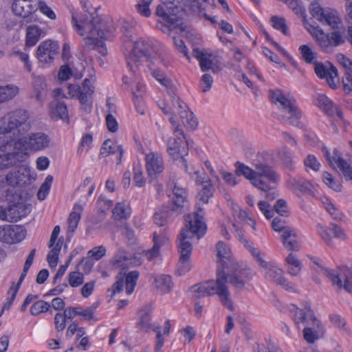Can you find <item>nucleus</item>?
<instances>
[{
  "mask_svg": "<svg viewBox=\"0 0 352 352\" xmlns=\"http://www.w3.org/2000/svg\"><path fill=\"white\" fill-rule=\"evenodd\" d=\"M285 261L287 265V272L292 276H297L302 268V264L299 259L294 254L290 253Z\"/></svg>",
  "mask_w": 352,
  "mask_h": 352,
  "instance_id": "obj_39",
  "label": "nucleus"
},
{
  "mask_svg": "<svg viewBox=\"0 0 352 352\" xmlns=\"http://www.w3.org/2000/svg\"><path fill=\"white\" fill-rule=\"evenodd\" d=\"M344 89L346 91L352 90V63L344 69V76L342 78Z\"/></svg>",
  "mask_w": 352,
  "mask_h": 352,
  "instance_id": "obj_57",
  "label": "nucleus"
},
{
  "mask_svg": "<svg viewBox=\"0 0 352 352\" xmlns=\"http://www.w3.org/2000/svg\"><path fill=\"white\" fill-rule=\"evenodd\" d=\"M52 182L53 177L52 175H47L45 177L44 182L41 184L37 192L38 199L43 201L47 197L52 186Z\"/></svg>",
  "mask_w": 352,
  "mask_h": 352,
  "instance_id": "obj_48",
  "label": "nucleus"
},
{
  "mask_svg": "<svg viewBox=\"0 0 352 352\" xmlns=\"http://www.w3.org/2000/svg\"><path fill=\"white\" fill-rule=\"evenodd\" d=\"M289 184L296 190L307 193L310 195H314L315 188L309 181L305 180L302 177H291L289 179Z\"/></svg>",
  "mask_w": 352,
  "mask_h": 352,
  "instance_id": "obj_32",
  "label": "nucleus"
},
{
  "mask_svg": "<svg viewBox=\"0 0 352 352\" xmlns=\"http://www.w3.org/2000/svg\"><path fill=\"white\" fill-rule=\"evenodd\" d=\"M174 215L177 216L175 212H172V206L170 208L166 206L154 214L153 219L157 225L163 226L166 225Z\"/></svg>",
  "mask_w": 352,
  "mask_h": 352,
  "instance_id": "obj_35",
  "label": "nucleus"
},
{
  "mask_svg": "<svg viewBox=\"0 0 352 352\" xmlns=\"http://www.w3.org/2000/svg\"><path fill=\"white\" fill-rule=\"evenodd\" d=\"M173 126V137L167 141V152L175 160H178L181 168L188 171V165L184 156L188 153L190 142L186 139L182 126L177 122L174 117L169 118Z\"/></svg>",
  "mask_w": 352,
  "mask_h": 352,
  "instance_id": "obj_9",
  "label": "nucleus"
},
{
  "mask_svg": "<svg viewBox=\"0 0 352 352\" xmlns=\"http://www.w3.org/2000/svg\"><path fill=\"white\" fill-rule=\"evenodd\" d=\"M161 45L151 38H142L135 42L133 49L126 57L129 69L133 73L137 72L138 67L144 61L155 60L162 63L164 59L160 52Z\"/></svg>",
  "mask_w": 352,
  "mask_h": 352,
  "instance_id": "obj_5",
  "label": "nucleus"
},
{
  "mask_svg": "<svg viewBox=\"0 0 352 352\" xmlns=\"http://www.w3.org/2000/svg\"><path fill=\"white\" fill-rule=\"evenodd\" d=\"M153 247L150 250H144L143 252V254L148 261H152L155 258L157 257L159 255L160 245L158 244V242L157 241L156 232L153 233Z\"/></svg>",
  "mask_w": 352,
  "mask_h": 352,
  "instance_id": "obj_55",
  "label": "nucleus"
},
{
  "mask_svg": "<svg viewBox=\"0 0 352 352\" xmlns=\"http://www.w3.org/2000/svg\"><path fill=\"white\" fill-rule=\"evenodd\" d=\"M255 166V179L253 182V186L261 191H266L270 189V185L276 184L280 176L274 170V168L263 162H256Z\"/></svg>",
  "mask_w": 352,
  "mask_h": 352,
  "instance_id": "obj_10",
  "label": "nucleus"
},
{
  "mask_svg": "<svg viewBox=\"0 0 352 352\" xmlns=\"http://www.w3.org/2000/svg\"><path fill=\"white\" fill-rule=\"evenodd\" d=\"M93 142V137L91 134L84 135L80 140V144L78 149V153H82L85 148L86 151L89 150Z\"/></svg>",
  "mask_w": 352,
  "mask_h": 352,
  "instance_id": "obj_64",
  "label": "nucleus"
},
{
  "mask_svg": "<svg viewBox=\"0 0 352 352\" xmlns=\"http://www.w3.org/2000/svg\"><path fill=\"white\" fill-rule=\"evenodd\" d=\"M73 21L77 33L85 36L82 44L84 50H98L101 55H107V50L104 45V41L113 37L115 28L112 21H101L91 16L89 18L78 19L76 15L73 16Z\"/></svg>",
  "mask_w": 352,
  "mask_h": 352,
  "instance_id": "obj_3",
  "label": "nucleus"
},
{
  "mask_svg": "<svg viewBox=\"0 0 352 352\" xmlns=\"http://www.w3.org/2000/svg\"><path fill=\"white\" fill-rule=\"evenodd\" d=\"M207 226L201 223L196 217H186V225L182 230L179 236V251L180 257L177 265V273L183 275L190 271L191 265L190 256L192 250L191 243L188 239L196 236L201 239L206 234Z\"/></svg>",
  "mask_w": 352,
  "mask_h": 352,
  "instance_id": "obj_4",
  "label": "nucleus"
},
{
  "mask_svg": "<svg viewBox=\"0 0 352 352\" xmlns=\"http://www.w3.org/2000/svg\"><path fill=\"white\" fill-rule=\"evenodd\" d=\"M37 9H38L42 14L52 20H54L56 17L54 12L43 1H38L36 10Z\"/></svg>",
  "mask_w": 352,
  "mask_h": 352,
  "instance_id": "obj_59",
  "label": "nucleus"
},
{
  "mask_svg": "<svg viewBox=\"0 0 352 352\" xmlns=\"http://www.w3.org/2000/svg\"><path fill=\"white\" fill-rule=\"evenodd\" d=\"M197 174V172L195 171L194 175L195 176L196 183L197 184H201L202 188L200 190L197 196V210L184 217L185 226L186 225V217L188 216L196 217V219H197L199 221L206 226L204 219V212L202 206L204 204H206L208 202L209 199L212 197L214 192V188L210 182L209 180L205 182L201 181Z\"/></svg>",
  "mask_w": 352,
  "mask_h": 352,
  "instance_id": "obj_12",
  "label": "nucleus"
},
{
  "mask_svg": "<svg viewBox=\"0 0 352 352\" xmlns=\"http://www.w3.org/2000/svg\"><path fill=\"white\" fill-rule=\"evenodd\" d=\"M292 320L298 329H300V324L310 326L315 320H318L315 316L314 311L311 309V306L306 302L302 309H300L292 305L290 309Z\"/></svg>",
  "mask_w": 352,
  "mask_h": 352,
  "instance_id": "obj_18",
  "label": "nucleus"
},
{
  "mask_svg": "<svg viewBox=\"0 0 352 352\" xmlns=\"http://www.w3.org/2000/svg\"><path fill=\"white\" fill-rule=\"evenodd\" d=\"M324 183L330 188L339 192L342 189V185L339 182L335 181L332 175L328 172H324L322 175Z\"/></svg>",
  "mask_w": 352,
  "mask_h": 352,
  "instance_id": "obj_54",
  "label": "nucleus"
},
{
  "mask_svg": "<svg viewBox=\"0 0 352 352\" xmlns=\"http://www.w3.org/2000/svg\"><path fill=\"white\" fill-rule=\"evenodd\" d=\"M43 34V30L38 26L35 25H29L26 29V45L28 47L34 46Z\"/></svg>",
  "mask_w": 352,
  "mask_h": 352,
  "instance_id": "obj_33",
  "label": "nucleus"
},
{
  "mask_svg": "<svg viewBox=\"0 0 352 352\" xmlns=\"http://www.w3.org/2000/svg\"><path fill=\"white\" fill-rule=\"evenodd\" d=\"M34 3V0H14L12 9L16 15L26 18L36 10Z\"/></svg>",
  "mask_w": 352,
  "mask_h": 352,
  "instance_id": "obj_25",
  "label": "nucleus"
},
{
  "mask_svg": "<svg viewBox=\"0 0 352 352\" xmlns=\"http://www.w3.org/2000/svg\"><path fill=\"white\" fill-rule=\"evenodd\" d=\"M323 205L326 209V210L329 212V214L332 217V218L335 220H342L344 215L342 212L337 208L334 204L331 203L328 199H326L325 201H323Z\"/></svg>",
  "mask_w": 352,
  "mask_h": 352,
  "instance_id": "obj_52",
  "label": "nucleus"
},
{
  "mask_svg": "<svg viewBox=\"0 0 352 352\" xmlns=\"http://www.w3.org/2000/svg\"><path fill=\"white\" fill-rule=\"evenodd\" d=\"M235 168V174L237 176L243 175L246 179H249L253 185V182H254L255 179V170L239 162H236Z\"/></svg>",
  "mask_w": 352,
  "mask_h": 352,
  "instance_id": "obj_40",
  "label": "nucleus"
},
{
  "mask_svg": "<svg viewBox=\"0 0 352 352\" xmlns=\"http://www.w3.org/2000/svg\"><path fill=\"white\" fill-rule=\"evenodd\" d=\"M234 223H233V226L235 228V230H238L239 232H241L239 228V224L245 225L249 223V220L251 219V217L249 216L248 212L246 210H243L241 209L234 210Z\"/></svg>",
  "mask_w": 352,
  "mask_h": 352,
  "instance_id": "obj_42",
  "label": "nucleus"
},
{
  "mask_svg": "<svg viewBox=\"0 0 352 352\" xmlns=\"http://www.w3.org/2000/svg\"><path fill=\"white\" fill-rule=\"evenodd\" d=\"M82 211V206L76 204L74 206L72 212L69 214L67 219L68 232L74 233L80 219V213Z\"/></svg>",
  "mask_w": 352,
  "mask_h": 352,
  "instance_id": "obj_36",
  "label": "nucleus"
},
{
  "mask_svg": "<svg viewBox=\"0 0 352 352\" xmlns=\"http://www.w3.org/2000/svg\"><path fill=\"white\" fill-rule=\"evenodd\" d=\"M62 246V242L59 240L56 245L52 247L51 250L47 255V260L49 265L52 267H56L58 264V254Z\"/></svg>",
  "mask_w": 352,
  "mask_h": 352,
  "instance_id": "obj_44",
  "label": "nucleus"
},
{
  "mask_svg": "<svg viewBox=\"0 0 352 352\" xmlns=\"http://www.w3.org/2000/svg\"><path fill=\"white\" fill-rule=\"evenodd\" d=\"M139 277V273L137 271L130 272L125 277L124 283L126 285V293L131 295L134 291L136 282Z\"/></svg>",
  "mask_w": 352,
  "mask_h": 352,
  "instance_id": "obj_47",
  "label": "nucleus"
},
{
  "mask_svg": "<svg viewBox=\"0 0 352 352\" xmlns=\"http://www.w3.org/2000/svg\"><path fill=\"white\" fill-rule=\"evenodd\" d=\"M173 191L174 198L173 200L172 212L179 215L183 213L185 209L188 208V193L186 188L179 186L177 184H174Z\"/></svg>",
  "mask_w": 352,
  "mask_h": 352,
  "instance_id": "obj_23",
  "label": "nucleus"
},
{
  "mask_svg": "<svg viewBox=\"0 0 352 352\" xmlns=\"http://www.w3.org/2000/svg\"><path fill=\"white\" fill-rule=\"evenodd\" d=\"M304 165L306 168L311 169L314 171H318L320 168V163L314 155H308L304 160Z\"/></svg>",
  "mask_w": 352,
  "mask_h": 352,
  "instance_id": "obj_56",
  "label": "nucleus"
},
{
  "mask_svg": "<svg viewBox=\"0 0 352 352\" xmlns=\"http://www.w3.org/2000/svg\"><path fill=\"white\" fill-rule=\"evenodd\" d=\"M193 56L199 61L201 72H206L211 70L214 74H216L222 70L221 62L215 60L211 54L195 48L193 50Z\"/></svg>",
  "mask_w": 352,
  "mask_h": 352,
  "instance_id": "obj_19",
  "label": "nucleus"
},
{
  "mask_svg": "<svg viewBox=\"0 0 352 352\" xmlns=\"http://www.w3.org/2000/svg\"><path fill=\"white\" fill-rule=\"evenodd\" d=\"M26 231L21 226L6 225L0 226V241L8 244L16 243L25 238Z\"/></svg>",
  "mask_w": 352,
  "mask_h": 352,
  "instance_id": "obj_20",
  "label": "nucleus"
},
{
  "mask_svg": "<svg viewBox=\"0 0 352 352\" xmlns=\"http://www.w3.org/2000/svg\"><path fill=\"white\" fill-rule=\"evenodd\" d=\"M261 269L267 280L281 285L289 292H296L294 285L286 279L284 276L283 271L274 263L261 261Z\"/></svg>",
  "mask_w": 352,
  "mask_h": 352,
  "instance_id": "obj_15",
  "label": "nucleus"
},
{
  "mask_svg": "<svg viewBox=\"0 0 352 352\" xmlns=\"http://www.w3.org/2000/svg\"><path fill=\"white\" fill-rule=\"evenodd\" d=\"M272 100L275 103H279L278 108L289 114L288 116H283L280 121L284 124H288L298 128H302L304 124L300 120L303 118V113L297 104L296 100L292 95H285L279 90L271 91Z\"/></svg>",
  "mask_w": 352,
  "mask_h": 352,
  "instance_id": "obj_8",
  "label": "nucleus"
},
{
  "mask_svg": "<svg viewBox=\"0 0 352 352\" xmlns=\"http://www.w3.org/2000/svg\"><path fill=\"white\" fill-rule=\"evenodd\" d=\"M278 157L287 168L292 170L294 168L293 155L286 148H282L278 152Z\"/></svg>",
  "mask_w": 352,
  "mask_h": 352,
  "instance_id": "obj_46",
  "label": "nucleus"
},
{
  "mask_svg": "<svg viewBox=\"0 0 352 352\" xmlns=\"http://www.w3.org/2000/svg\"><path fill=\"white\" fill-rule=\"evenodd\" d=\"M69 94L72 97H76L82 109L87 113H90L92 109V95L94 93V87L91 81L85 78L82 85H69L67 87Z\"/></svg>",
  "mask_w": 352,
  "mask_h": 352,
  "instance_id": "obj_11",
  "label": "nucleus"
},
{
  "mask_svg": "<svg viewBox=\"0 0 352 352\" xmlns=\"http://www.w3.org/2000/svg\"><path fill=\"white\" fill-rule=\"evenodd\" d=\"M270 22L274 28L280 30L285 35L288 34L287 26L284 18L274 16L271 18Z\"/></svg>",
  "mask_w": 352,
  "mask_h": 352,
  "instance_id": "obj_53",
  "label": "nucleus"
},
{
  "mask_svg": "<svg viewBox=\"0 0 352 352\" xmlns=\"http://www.w3.org/2000/svg\"><path fill=\"white\" fill-rule=\"evenodd\" d=\"M285 248L289 250L298 251L300 250L299 239L296 232L292 228L284 230L281 235Z\"/></svg>",
  "mask_w": 352,
  "mask_h": 352,
  "instance_id": "obj_29",
  "label": "nucleus"
},
{
  "mask_svg": "<svg viewBox=\"0 0 352 352\" xmlns=\"http://www.w3.org/2000/svg\"><path fill=\"white\" fill-rule=\"evenodd\" d=\"M152 0H141L136 6L138 12L142 16L148 17L151 15L149 6Z\"/></svg>",
  "mask_w": 352,
  "mask_h": 352,
  "instance_id": "obj_60",
  "label": "nucleus"
},
{
  "mask_svg": "<svg viewBox=\"0 0 352 352\" xmlns=\"http://www.w3.org/2000/svg\"><path fill=\"white\" fill-rule=\"evenodd\" d=\"M218 266L216 279L210 280L192 287L193 292L197 293L196 298L205 296L217 295L223 306L230 311L234 310L233 301L228 289V283L237 289H242L245 284L250 280L254 274L248 268L233 267L232 271H225Z\"/></svg>",
  "mask_w": 352,
  "mask_h": 352,
  "instance_id": "obj_1",
  "label": "nucleus"
},
{
  "mask_svg": "<svg viewBox=\"0 0 352 352\" xmlns=\"http://www.w3.org/2000/svg\"><path fill=\"white\" fill-rule=\"evenodd\" d=\"M140 321L138 323V328L142 331H148L152 329L151 324V309L146 307L139 312Z\"/></svg>",
  "mask_w": 352,
  "mask_h": 352,
  "instance_id": "obj_38",
  "label": "nucleus"
},
{
  "mask_svg": "<svg viewBox=\"0 0 352 352\" xmlns=\"http://www.w3.org/2000/svg\"><path fill=\"white\" fill-rule=\"evenodd\" d=\"M131 258V255L126 253L124 250H120L115 256L112 263L114 267L124 268L129 263H132Z\"/></svg>",
  "mask_w": 352,
  "mask_h": 352,
  "instance_id": "obj_43",
  "label": "nucleus"
},
{
  "mask_svg": "<svg viewBox=\"0 0 352 352\" xmlns=\"http://www.w3.org/2000/svg\"><path fill=\"white\" fill-rule=\"evenodd\" d=\"M314 263L321 269V271L333 285H336L339 289L343 287L347 292L352 293V267H341L339 268L338 272L324 267L317 261H314Z\"/></svg>",
  "mask_w": 352,
  "mask_h": 352,
  "instance_id": "obj_13",
  "label": "nucleus"
},
{
  "mask_svg": "<svg viewBox=\"0 0 352 352\" xmlns=\"http://www.w3.org/2000/svg\"><path fill=\"white\" fill-rule=\"evenodd\" d=\"M324 333V328L321 322L315 320L310 326L304 327L303 338L309 344H313L316 340L322 337Z\"/></svg>",
  "mask_w": 352,
  "mask_h": 352,
  "instance_id": "obj_26",
  "label": "nucleus"
},
{
  "mask_svg": "<svg viewBox=\"0 0 352 352\" xmlns=\"http://www.w3.org/2000/svg\"><path fill=\"white\" fill-rule=\"evenodd\" d=\"M160 18L157 28L164 32L179 30L181 32L186 30V25L182 16L183 11L174 3H162L158 5L155 11Z\"/></svg>",
  "mask_w": 352,
  "mask_h": 352,
  "instance_id": "obj_7",
  "label": "nucleus"
},
{
  "mask_svg": "<svg viewBox=\"0 0 352 352\" xmlns=\"http://www.w3.org/2000/svg\"><path fill=\"white\" fill-rule=\"evenodd\" d=\"M314 72L318 78H326L331 89H337L339 84L338 69L330 62H326L325 64L321 62H315Z\"/></svg>",
  "mask_w": 352,
  "mask_h": 352,
  "instance_id": "obj_17",
  "label": "nucleus"
},
{
  "mask_svg": "<svg viewBox=\"0 0 352 352\" xmlns=\"http://www.w3.org/2000/svg\"><path fill=\"white\" fill-rule=\"evenodd\" d=\"M116 153H118V155L117 156V163L119 164L121 163L124 149L122 145L117 144L111 140H107L102 144L100 151V155L102 157H105Z\"/></svg>",
  "mask_w": 352,
  "mask_h": 352,
  "instance_id": "obj_28",
  "label": "nucleus"
},
{
  "mask_svg": "<svg viewBox=\"0 0 352 352\" xmlns=\"http://www.w3.org/2000/svg\"><path fill=\"white\" fill-rule=\"evenodd\" d=\"M133 172H134V181L136 184V186L139 187H142L144 184V179L142 176V166L140 164H135L133 166Z\"/></svg>",
  "mask_w": 352,
  "mask_h": 352,
  "instance_id": "obj_63",
  "label": "nucleus"
},
{
  "mask_svg": "<svg viewBox=\"0 0 352 352\" xmlns=\"http://www.w3.org/2000/svg\"><path fill=\"white\" fill-rule=\"evenodd\" d=\"M19 93L18 87L13 85L0 87V103L12 99Z\"/></svg>",
  "mask_w": 352,
  "mask_h": 352,
  "instance_id": "obj_41",
  "label": "nucleus"
},
{
  "mask_svg": "<svg viewBox=\"0 0 352 352\" xmlns=\"http://www.w3.org/2000/svg\"><path fill=\"white\" fill-rule=\"evenodd\" d=\"M113 201L107 199L103 195H100L96 202L97 208L102 213L106 212L111 207Z\"/></svg>",
  "mask_w": 352,
  "mask_h": 352,
  "instance_id": "obj_61",
  "label": "nucleus"
},
{
  "mask_svg": "<svg viewBox=\"0 0 352 352\" xmlns=\"http://www.w3.org/2000/svg\"><path fill=\"white\" fill-rule=\"evenodd\" d=\"M25 153L19 151L0 154V169L16 166L25 160Z\"/></svg>",
  "mask_w": 352,
  "mask_h": 352,
  "instance_id": "obj_27",
  "label": "nucleus"
},
{
  "mask_svg": "<svg viewBox=\"0 0 352 352\" xmlns=\"http://www.w3.org/2000/svg\"><path fill=\"white\" fill-rule=\"evenodd\" d=\"M145 160L146 170L149 175H155L164 170V160L160 153L151 152L146 155Z\"/></svg>",
  "mask_w": 352,
  "mask_h": 352,
  "instance_id": "obj_24",
  "label": "nucleus"
},
{
  "mask_svg": "<svg viewBox=\"0 0 352 352\" xmlns=\"http://www.w3.org/2000/svg\"><path fill=\"white\" fill-rule=\"evenodd\" d=\"M309 10L314 19L322 25H329L334 29L330 33L324 32L319 26L310 25L308 29L323 51L329 52L333 47L344 43V30L338 29V25L341 23V19L336 10L330 8H323L318 2H312Z\"/></svg>",
  "mask_w": 352,
  "mask_h": 352,
  "instance_id": "obj_2",
  "label": "nucleus"
},
{
  "mask_svg": "<svg viewBox=\"0 0 352 352\" xmlns=\"http://www.w3.org/2000/svg\"><path fill=\"white\" fill-rule=\"evenodd\" d=\"M49 137L41 132L31 133L28 137L19 138L14 143L15 149L23 151L30 149L32 151H40L47 148L50 144Z\"/></svg>",
  "mask_w": 352,
  "mask_h": 352,
  "instance_id": "obj_14",
  "label": "nucleus"
},
{
  "mask_svg": "<svg viewBox=\"0 0 352 352\" xmlns=\"http://www.w3.org/2000/svg\"><path fill=\"white\" fill-rule=\"evenodd\" d=\"M58 52L59 45L56 41L45 40L38 45L36 57L40 62L49 63L58 54Z\"/></svg>",
  "mask_w": 352,
  "mask_h": 352,
  "instance_id": "obj_21",
  "label": "nucleus"
},
{
  "mask_svg": "<svg viewBox=\"0 0 352 352\" xmlns=\"http://www.w3.org/2000/svg\"><path fill=\"white\" fill-rule=\"evenodd\" d=\"M236 236L253 257L255 258L260 267H261V261H265L262 257L263 254L261 252L258 248H254L253 243L245 239L243 233L239 232L238 230H236Z\"/></svg>",
  "mask_w": 352,
  "mask_h": 352,
  "instance_id": "obj_37",
  "label": "nucleus"
},
{
  "mask_svg": "<svg viewBox=\"0 0 352 352\" xmlns=\"http://www.w3.org/2000/svg\"><path fill=\"white\" fill-rule=\"evenodd\" d=\"M153 285L161 293H168L171 290L173 287L171 276L164 274L156 276Z\"/></svg>",
  "mask_w": 352,
  "mask_h": 352,
  "instance_id": "obj_34",
  "label": "nucleus"
},
{
  "mask_svg": "<svg viewBox=\"0 0 352 352\" xmlns=\"http://www.w3.org/2000/svg\"><path fill=\"white\" fill-rule=\"evenodd\" d=\"M113 214L116 219H127L130 215V211L126 204L118 203L113 210Z\"/></svg>",
  "mask_w": 352,
  "mask_h": 352,
  "instance_id": "obj_50",
  "label": "nucleus"
},
{
  "mask_svg": "<svg viewBox=\"0 0 352 352\" xmlns=\"http://www.w3.org/2000/svg\"><path fill=\"white\" fill-rule=\"evenodd\" d=\"M30 168L25 165H20L8 173L5 180L8 186H19L26 184L30 180Z\"/></svg>",
  "mask_w": 352,
  "mask_h": 352,
  "instance_id": "obj_22",
  "label": "nucleus"
},
{
  "mask_svg": "<svg viewBox=\"0 0 352 352\" xmlns=\"http://www.w3.org/2000/svg\"><path fill=\"white\" fill-rule=\"evenodd\" d=\"M216 248L217 251V256L219 258V266H220L221 269L223 268L228 270L230 263H232L230 260L231 254L230 249L222 241H219L217 243Z\"/></svg>",
  "mask_w": 352,
  "mask_h": 352,
  "instance_id": "obj_31",
  "label": "nucleus"
},
{
  "mask_svg": "<svg viewBox=\"0 0 352 352\" xmlns=\"http://www.w3.org/2000/svg\"><path fill=\"white\" fill-rule=\"evenodd\" d=\"M52 107H54L52 112L53 117L62 120L68 119V111L67 106L64 102H54V103L52 104Z\"/></svg>",
  "mask_w": 352,
  "mask_h": 352,
  "instance_id": "obj_45",
  "label": "nucleus"
},
{
  "mask_svg": "<svg viewBox=\"0 0 352 352\" xmlns=\"http://www.w3.org/2000/svg\"><path fill=\"white\" fill-rule=\"evenodd\" d=\"M50 308V303L44 300H38L31 306L30 311L32 316H37L41 313L47 311Z\"/></svg>",
  "mask_w": 352,
  "mask_h": 352,
  "instance_id": "obj_51",
  "label": "nucleus"
},
{
  "mask_svg": "<svg viewBox=\"0 0 352 352\" xmlns=\"http://www.w3.org/2000/svg\"><path fill=\"white\" fill-rule=\"evenodd\" d=\"M84 276L81 272H72L68 275V281L70 286L76 287L82 284Z\"/></svg>",
  "mask_w": 352,
  "mask_h": 352,
  "instance_id": "obj_58",
  "label": "nucleus"
},
{
  "mask_svg": "<svg viewBox=\"0 0 352 352\" xmlns=\"http://www.w3.org/2000/svg\"><path fill=\"white\" fill-rule=\"evenodd\" d=\"M168 95L171 98V102L177 110L183 124L190 129H195L197 124V120L195 118L193 113L190 110L185 102L177 96L172 89L168 90Z\"/></svg>",
  "mask_w": 352,
  "mask_h": 352,
  "instance_id": "obj_16",
  "label": "nucleus"
},
{
  "mask_svg": "<svg viewBox=\"0 0 352 352\" xmlns=\"http://www.w3.org/2000/svg\"><path fill=\"white\" fill-rule=\"evenodd\" d=\"M302 59L309 64L314 63L316 58V53L307 45H302L299 47Z\"/></svg>",
  "mask_w": 352,
  "mask_h": 352,
  "instance_id": "obj_49",
  "label": "nucleus"
},
{
  "mask_svg": "<svg viewBox=\"0 0 352 352\" xmlns=\"http://www.w3.org/2000/svg\"><path fill=\"white\" fill-rule=\"evenodd\" d=\"M213 84V78L209 74H204L200 80V88L202 92L206 93L208 91Z\"/></svg>",
  "mask_w": 352,
  "mask_h": 352,
  "instance_id": "obj_62",
  "label": "nucleus"
},
{
  "mask_svg": "<svg viewBox=\"0 0 352 352\" xmlns=\"http://www.w3.org/2000/svg\"><path fill=\"white\" fill-rule=\"evenodd\" d=\"M317 106L328 116L337 114L339 118H342V113L333 105V102L325 95L319 94L317 97Z\"/></svg>",
  "mask_w": 352,
  "mask_h": 352,
  "instance_id": "obj_30",
  "label": "nucleus"
},
{
  "mask_svg": "<svg viewBox=\"0 0 352 352\" xmlns=\"http://www.w3.org/2000/svg\"><path fill=\"white\" fill-rule=\"evenodd\" d=\"M29 113L24 109H16L7 113L0 119V135H9L11 138H20L30 129Z\"/></svg>",
  "mask_w": 352,
  "mask_h": 352,
  "instance_id": "obj_6",
  "label": "nucleus"
}]
</instances>
